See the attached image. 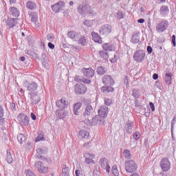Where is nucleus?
<instances>
[{
	"label": "nucleus",
	"mask_w": 176,
	"mask_h": 176,
	"mask_svg": "<svg viewBox=\"0 0 176 176\" xmlns=\"http://www.w3.org/2000/svg\"><path fill=\"white\" fill-rule=\"evenodd\" d=\"M58 5L59 8H60V10H63V9H64V8H65V3L63 1H58Z\"/></svg>",
	"instance_id": "51"
},
{
	"label": "nucleus",
	"mask_w": 176,
	"mask_h": 176,
	"mask_svg": "<svg viewBox=\"0 0 176 176\" xmlns=\"http://www.w3.org/2000/svg\"><path fill=\"white\" fill-rule=\"evenodd\" d=\"M85 122L89 126H97V124L99 126H105V118L98 115L94 118L85 120Z\"/></svg>",
	"instance_id": "2"
},
{
	"label": "nucleus",
	"mask_w": 176,
	"mask_h": 176,
	"mask_svg": "<svg viewBox=\"0 0 176 176\" xmlns=\"http://www.w3.org/2000/svg\"><path fill=\"white\" fill-rule=\"evenodd\" d=\"M172 75L171 73H166L165 75V83H166L168 86L171 85V78Z\"/></svg>",
	"instance_id": "39"
},
{
	"label": "nucleus",
	"mask_w": 176,
	"mask_h": 176,
	"mask_svg": "<svg viewBox=\"0 0 176 176\" xmlns=\"http://www.w3.org/2000/svg\"><path fill=\"white\" fill-rule=\"evenodd\" d=\"M77 12L80 16H93L94 11L90 4H79L77 8Z\"/></svg>",
	"instance_id": "1"
},
{
	"label": "nucleus",
	"mask_w": 176,
	"mask_h": 176,
	"mask_svg": "<svg viewBox=\"0 0 176 176\" xmlns=\"http://www.w3.org/2000/svg\"><path fill=\"white\" fill-rule=\"evenodd\" d=\"M149 105L152 112H155V104H153V102H150Z\"/></svg>",
	"instance_id": "61"
},
{
	"label": "nucleus",
	"mask_w": 176,
	"mask_h": 176,
	"mask_svg": "<svg viewBox=\"0 0 176 176\" xmlns=\"http://www.w3.org/2000/svg\"><path fill=\"white\" fill-rule=\"evenodd\" d=\"M116 17L118 20H120L121 19H123V12H122V11H118L117 12Z\"/></svg>",
	"instance_id": "54"
},
{
	"label": "nucleus",
	"mask_w": 176,
	"mask_h": 176,
	"mask_svg": "<svg viewBox=\"0 0 176 176\" xmlns=\"http://www.w3.org/2000/svg\"><path fill=\"white\" fill-rule=\"evenodd\" d=\"M124 130L126 134H131L133 133V129H134V122L128 120V121L124 125Z\"/></svg>",
	"instance_id": "18"
},
{
	"label": "nucleus",
	"mask_w": 176,
	"mask_h": 176,
	"mask_svg": "<svg viewBox=\"0 0 176 176\" xmlns=\"http://www.w3.org/2000/svg\"><path fill=\"white\" fill-rule=\"evenodd\" d=\"M141 95L140 94V90L138 89H133L132 91V96L133 98H135V100L140 98V96Z\"/></svg>",
	"instance_id": "43"
},
{
	"label": "nucleus",
	"mask_w": 176,
	"mask_h": 176,
	"mask_svg": "<svg viewBox=\"0 0 176 176\" xmlns=\"http://www.w3.org/2000/svg\"><path fill=\"white\" fill-rule=\"evenodd\" d=\"M124 85H126V87L127 86H129V78L127 77V76H125L124 78Z\"/></svg>",
	"instance_id": "60"
},
{
	"label": "nucleus",
	"mask_w": 176,
	"mask_h": 176,
	"mask_svg": "<svg viewBox=\"0 0 176 176\" xmlns=\"http://www.w3.org/2000/svg\"><path fill=\"white\" fill-rule=\"evenodd\" d=\"M17 140H18L19 144H23V142H24V141H25V136H24V135L23 133H19L17 135Z\"/></svg>",
	"instance_id": "45"
},
{
	"label": "nucleus",
	"mask_w": 176,
	"mask_h": 176,
	"mask_svg": "<svg viewBox=\"0 0 176 176\" xmlns=\"http://www.w3.org/2000/svg\"><path fill=\"white\" fill-rule=\"evenodd\" d=\"M119 58V56L114 55V57L111 59H110L111 63H115L116 61H118V59Z\"/></svg>",
	"instance_id": "58"
},
{
	"label": "nucleus",
	"mask_w": 176,
	"mask_h": 176,
	"mask_svg": "<svg viewBox=\"0 0 176 176\" xmlns=\"http://www.w3.org/2000/svg\"><path fill=\"white\" fill-rule=\"evenodd\" d=\"M77 42H78L79 45H80L82 46H87V38H86V36H85V35L80 34L79 36L78 41H77Z\"/></svg>",
	"instance_id": "26"
},
{
	"label": "nucleus",
	"mask_w": 176,
	"mask_h": 176,
	"mask_svg": "<svg viewBox=\"0 0 176 176\" xmlns=\"http://www.w3.org/2000/svg\"><path fill=\"white\" fill-rule=\"evenodd\" d=\"M75 81L76 82H82V83H86L87 85H90L91 83V80L89 79L85 78L83 77L80 76H76L75 78Z\"/></svg>",
	"instance_id": "30"
},
{
	"label": "nucleus",
	"mask_w": 176,
	"mask_h": 176,
	"mask_svg": "<svg viewBox=\"0 0 176 176\" xmlns=\"http://www.w3.org/2000/svg\"><path fill=\"white\" fill-rule=\"evenodd\" d=\"M123 155L125 159H127L128 160H130L132 157L131 152L129 149H124Z\"/></svg>",
	"instance_id": "37"
},
{
	"label": "nucleus",
	"mask_w": 176,
	"mask_h": 176,
	"mask_svg": "<svg viewBox=\"0 0 176 176\" xmlns=\"http://www.w3.org/2000/svg\"><path fill=\"white\" fill-rule=\"evenodd\" d=\"M76 94H85L87 91V88L83 84H77L74 87Z\"/></svg>",
	"instance_id": "14"
},
{
	"label": "nucleus",
	"mask_w": 176,
	"mask_h": 176,
	"mask_svg": "<svg viewBox=\"0 0 176 176\" xmlns=\"http://www.w3.org/2000/svg\"><path fill=\"white\" fill-rule=\"evenodd\" d=\"M56 105L58 109H66V108H68V101L65 98H62L56 102Z\"/></svg>",
	"instance_id": "15"
},
{
	"label": "nucleus",
	"mask_w": 176,
	"mask_h": 176,
	"mask_svg": "<svg viewBox=\"0 0 176 176\" xmlns=\"http://www.w3.org/2000/svg\"><path fill=\"white\" fill-rule=\"evenodd\" d=\"M160 13L162 17H166L168 16V13H170V10L168 9V6H162L160 9Z\"/></svg>",
	"instance_id": "21"
},
{
	"label": "nucleus",
	"mask_w": 176,
	"mask_h": 176,
	"mask_svg": "<svg viewBox=\"0 0 176 176\" xmlns=\"http://www.w3.org/2000/svg\"><path fill=\"white\" fill-rule=\"evenodd\" d=\"M133 138L135 141H138L140 138H141V133L140 132L137 131L133 134Z\"/></svg>",
	"instance_id": "48"
},
{
	"label": "nucleus",
	"mask_w": 176,
	"mask_h": 176,
	"mask_svg": "<svg viewBox=\"0 0 176 176\" xmlns=\"http://www.w3.org/2000/svg\"><path fill=\"white\" fill-rule=\"evenodd\" d=\"M85 162L86 164H94L96 162L94 161V160H91L90 158H85Z\"/></svg>",
	"instance_id": "52"
},
{
	"label": "nucleus",
	"mask_w": 176,
	"mask_h": 176,
	"mask_svg": "<svg viewBox=\"0 0 176 176\" xmlns=\"http://www.w3.org/2000/svg\"><path fill=\"white\" fill-rule=\"evenodd\" d=\"M47 153V148L42 147L36 148V157L40 159V160H43V162H47V158L43 156V155H46Z\"/></svg>",
	"instance_id": "10"
},
{
	"label": "nucleus",
	"mask_w": 176,
	"mask_h": 176,
	"mask_svg": "<svg viewBox=\"0 0 176 176\" xmlns=\"http://www.w3.org/2000/svg\"><path fill=\"white\" fill-rule=\"evenodd\" d=\"M30 16L31 17V21H32V23H36V21H38V14L36 12H32Z\"/></svg>",
	"instance_id": "42"
},
{
	"label": "nucleus",
	"mask_w": 176,
	"mask_h": 176,
	"mask_svg": "<svg viewBox=\"0 0 176 176\" xmlns=\"http://www.w3.org/2000/svg\"><path fill=\"white\" fill-rule=\"evenodd\" d=\"M82 174V168H78V169L75 170V175L76 176H80Z\"/></svg>",
	"instance_id": "57"
},
{
	"label": "nucleus",
	"mask_w": 176,
	"mask_h": 176,
	"mask_svg": "<svg viewBox=\"0 0 176 176\" xmlns=\"http://www.w3.org/2000/svg\"><path fill=\"white\" fill-rule=\"evenodd\" d=\"M18 122L20 126H27L30 124V117H28L25 114H19L18 116Z\"/></svg>",
	"instance_id": "11"
},
{
	"label": "nucleus",
	"mask_w": 176,
	"mask_h": 176,
	"mask_svg": "<svg viewBox=\"0 0 176 176\" xmlns=\"http://www.w3.org/2000/svg\"><path fill=\"white\" fill-rule=\"evenodd\" d=\"M5 116V110L3 109V106L0 104V118H3Z\"/></svg>",
	"instance_id": "50"
},
{
	"label": "nucleus",
	"mask_w": 176,
	"mask_h": 176,
	"mask_svg": "<svg viewBox=\"0 0 176 176\" xmlns=\"http://www.w3.org/2000/svg\"><path fill=\"white\" fill-rule=\"evenodd\" d=\"M168 21L162 19L157 23L155 26V31L158 32V34H162V32H164V31L168 28Z\"/></svg>",
	"instance_id": "5"
},
{
	"label": "nucleus",
	"mask_w": 176,
	"mask_h": 176,
	"mask_svg": "<svg viewBox=\"0 0 176 176\" xmlns=\"http://www.w3.org/2000/svg\"><path fill=\"white\" fill-rule=\"evenodd\" d=\"M69 46L71 49H72V50H75V52H77V50H79V46H75L74 45H70Z\"/></svg>",
	"instance_id": "59"
},
{
	"label": "nucleus",
	"mask_w": 176,
	"mask_h": 176,
	"mask_svg": "<svg viewBox=\"0 0 176 176\" xmlns=\"http://www.w3.org/2000/svg\"><path fill=\"white\" fill-rule=\"evenodd\" d=\"M89 135H90V133H89V131L82 130L79 132V136L84 140H87V138H89Z\"/></svg>",
	"instance_id": "33"
},
{
	"label": "nucleus",
	"mask_w": 176,
	"mask_h": 176,
	"mask_svg": "<svg viewBox=\"0 0 176 176\" xmlns=\"http://www.w3.org/2000/svg\"><path fill=\"white\" fill-rule=\"evenodd\" d=\"M27 54H28L29 56H34V55L35 54V53L34 52V51H32L30 50H28L27 51Z\"/></svg>",
	"instance_id": "63"
},
{
	"label": "nucleus",
	"mask_w": 176,
	"mask_h": 176,
	"mask_svg": "<svg viewBox=\"0 0 176 176\" xmlns=\"http://www.w3.org/2000/svg\"><path fill=\"white\" fill-rule=\"evenodd\" d=\"M25 174L26 176H36L34 172L31 170H27L25 171Z\"/></svg>",
	"instance_id": "49"
},
{
	"label": "nucleus",
	"mask_w": 176,
	"mask_h": 176,
	"mask_svg": "<svg viewBox=\"0 0 176 176\" xmlns=\"http://www.w3.org/2000/svg\"><path fill=\"white\" fill-rule=\"evenodd\" d=\"M101 174V171H100V166L98 165H95L94 167V172L93 175L94 176H100Z\"/></svg>",
	"instance_id": "38"
},
{
	"label": "nucleus",
	"mask_w": 176,
	"mask_h": 176,
	"mask_svg": "<svg viewBox=\"0 0 176 176\" xmlns=\"http://www.w3.org/2000/svg\"><path fill=\"white\" fill-rule=\"evenodd\" d=\"M105 105H107L108 107H110V105H112V99L111 98H107L104 100Z\"/></svg>",
	"instance_id": "53"
},
{
	"label": "nucleus",
	"mask_w": 176,
	"mask_h": 176,
	"mask_svg": "<svg viewBox=\"0 0 176 176\" xmlns=\"http://www.w3.org/2000/svg\"><path fill=\"white\" fill-rule=\"evenodd\" d=\"M43 140H45L43 135H38V137L35 139V142H39V141H43Z\"/></svg>",
	"instance_id": "55"
},
{
	"label": "nucleus",
	"mask_w": 176,
	"mask_h": 176,
	"mask_svg": "<svg viewBox=\"0 0 176 176\" xmlns=\"http://www.w3.org/2000/svg\"><path fill=\"white\" fill-rule=\"evenodd\" d=\"M176 122V117L174 116L172 121H171V133H173V130L174 129V124H175Z\"/></svg>",
	"instance_id": "56"
},
{
	"label": "nucleus",
	"mask_w": 176,
	"mask_h": 176,
	"mask_svg": "<svg viewBox=\"0 0 176 176\" xmlns=\"http://www.w3.org/2000/svg\"><path fill=\"white\" fill-rule=\"evenodd\" d=\"M26 8L30 10H34L36 8V4L32 1H28L26 3Z\"/></svg>",
	"instance_id": "36"
},
{
	"label": "nucleus",
	"mask_w": 176,
	"mask_h": 176,
	"mask_svg": "<svg viewBox=\"0 0 176 176\" xmlns=\"http://www.w3.org/2000/svg\"><path fill=\"white\" fill-rule=\"evenodd\" d=\"M82 108V103L77 102L74 105V115H78L79 109Z\"/></svg>",
	"instance_id": "35"
},
{
	"label": "nucleus",
	"mask_w": 176,
	"mask_h": 176,
	"mask_svg": "<svg viewBox=\"0 0 176 176\" xmlns=\"http://www.w3.org/2000/svg\"><path fill=\"white\" fill-rule=\"evenodd\" d=\"M96 72L98 75H104L107 72V68L102 66L98 67Z\"/></svg>",
	"instance_id": "40"
},
{
	"label": "nucleus",
	"mask_w": 176,
	"mask_h": 176,
	"mask_svg": "<svg viewBox=\"0 0 176 176\" xmlns=\"http://www.w3.org/2000/svg\"><path fill=\"white\" fill-rule=\"evenodd\" d=\"M172 43L174 47H175V46H176L175 35H174V34L172 36Z\"/></svg>",
	"instance_id": "62"
},
{
	"label": "nucleus",
	"mask_w": 176,
	"mask_h": 176,
	"mask_svg": "<svg viewBox=\"0 0 176 176\" xmlns=\"http://www.w3.org/2000/svg\"><path fill=\"white\" fill-rule=\"evenodd\" d=\"M103 50L105 52H114L115 46L111 43H104L102 45Z\"/></svg>",
	"instance_id": "25"
},
{
	"label": "nucleus",
	"mask_w": 176,
	"mask_h": 176,
	"mask_svg": "<svg viewBox=\"0 0 176 176\" xmlns=\"http://www.w3.org/2000/svg\"><path fill=\"white\" fill-rule=\"evenodd\" d=\"M19 19L17 18H8L6 21V24L10 28H13V27H16L17 25V21Z\"/></svg>",
	"instance_id": "22"
},
{
	"label": "nucleus",
	"mask_w": 176,
	"mask_h": 176,
	"mask_svg": "<svg viewBox=\"0 0 176 176\" xmlns=\"http://www.w3.org/2000/svg\"><path fill=\"white\" fill-rule=\"evenodd\" d=\"M42 65H43L44 68H45V69H50V66L49 65V63H47V58L42 60Z\"/></svg>",
	"instance_id": "46"
},
{
	"label": "nucleus",
	"mask_w": 176,
	"mask_h": 176,
	"mask_svg": "<svg viewBox=\"0 0 176 176\" xmlns=\"http://www.w3.org/2000/svg\"><path fill=\"white\" fill-rule=\"evenodd\" d=\"M69 168L67 166L64 165L62 168V176H69Z\"/></svg>",
	"instance_id": "41"
},
{
	"label": "nucleus",
	"mask_w": 176,
	"mask_h": 176,
	"mask_svg": "<svg viewBox=\"0 0 176 176\" xmlns=\"http://www.w3.org/2000/svg\"><path fill=\"white\" fill-rule=\"evenodd\" d=\"M140 32H133L131 39V43L136 44L140 42Z\"/></svg>",
	"instance_id": "23"
},
{
	"label": "nucleus",
	"mask_w": 176,
	"mask_h": 176,
	"mask_svg": "<svg viewBox=\"0 0 176 176\" xmlns=\"http://www.w3.org/2000/svg\"><path fill=\"white\" fill-rule=\"evenodd\" d=\"M10 13L13 17H19L20 16V11L16 7H11L10 8Z\"/></svg>",
	"instance_id": "28"
},
{
	"label": "nucleus",
	"mask_w": 176,
	"mask_h": 176,
	"mask_svg": "<svg viewBox=\"0 0 176 176\" xmlns=\"http://www.w3.org/2000/svg\"><path fill=\"white\" fill-rule=\"evenodd\" d=\"M34 167L40 174H47V173H49V167L45 166V164L41 161L36 162L34 164Z\"/></svg>",
	"instance_id": "9"
},
{
	"label": "nucleus",
	"mask_w": 176,
	"mask_h": 176,
	"mask_svg": "<svg viewBox=\"0 0 176 176\" xmlns=\"http://www.w3.org/2000/svg\"><path fill=\"white\" fill-rule=\"evenodd\" d=\"M56 116L58 119H64L67 116L64 109H58L56 110Z\"/></svg>",
	"instance_id": "31"
},
{
	"label": "nucleus",
	"mask_w": 176,
	"mask_h": 176,
	"mask_svg": "<svg viewBox=\"0 0 176 176\" xmlns=\"http://www.w3.org/2000/svg\"><path fill=\"white\" fill-rule=\"evenodd\" d=\"M99 32L100 35H104L105 36L109 35V34L112 32V25H111L110 24L102 25L100 28Z\"/></svg>",
	"instance_id": "12"
},
{
	"label": "nucleus",
	"mask_w": 176,
	"mask_h": 176,
	"mask_svg": "<svg viewBox=\"0 0 176 176\" xmlns=\"http://www.w3.org/2000/svg\"><path fill=\"white\" fill-rule=\"evenodd\" d=\"M67 36L74 42H78L79 41V36H80V33H78L76 31L71 30L68 32Z\"/></svg>",
	"instance_id": "19"
},
{
	"label": "nucleus",
	"mask_w": 176,
	"mask_h": 176,
	"mask_svg": "<svg viewBox=\"0 0 176 176\" xmlns=\"http://www.w3.org/2000/svg\"><path fill=\"white\" fill-rule=\"evenodd\" d=\"M91 35H92V40L94 42H96V43H102V40L101 39V36H100L98 33L92 32Z\"/></svg>",
	"instance_id": "24"
},
{
	"label": "nucleus",
	"mask_w": 176,
	"mask_h": 176,
	"mask_svg": "<svg viewBox=\"0 0 176 176\" xmlns=\"http://www.w3.org/2000/svg\"><path fill=\"white\" fill-rule=\"evenodd\" d=\"M92 113H93V106H91V104H87L85 107V112L83 113L82 116H84V118H85V120H87V119H90L89 118V117L91 116Z\"/></svg>",
	"instance_id": "20"
},
{
	"label": "nucleus",
	"mask_w": 176,
	"mask_h": 176,
	"mask_svg": "<svg viewBox=\"0 0 176 176\" xmlns=\"http://www.w3.org/2000/svg\"><path fill=\"white\" fill-rule=\"evenodd\" d=\"M7 156H6V161L8 164H12L13 163V155L10 153V150L6 151Z\"/></svg>",
	"instance_id": "32"
},
{
	"label": "nucleus",
	"mask_w": 176,
	"mask_h": 176,
	"mask_svg": "<svg viewBox=\"0 0 176 176\" xmlns=\"http://www.w3.org/2000/svg\"><path fill=\"white\" fill-rule=\"evenodd\" d=\"M84 157L88 158V159H91V160H93L94 159L96 158V155H94V154H91V153H85Z\"/></svg>",
	"instance_id": "47"
},
{
	"label": "nucleus",
	"mask_w": 176,
	"mask_h": 176,
	"mask_svg": "<svg viewBox=\"0 0 176 176\" xmlns=\"http://www.w3.org/2000/svg\"><path fill=\"white\" fill-rule=\"evenodd\" d=\"M133 60L137 63H142L143 60H145V51L142 50H137L133 54Z\"/></svg>",
	"instance_id": "8"
},
{
	"label": "nucleus",
	"mask_w": 176,
	"mask_h": 176,
	"mask_svg": "<svg viewBox=\"0 0 176 176\" xmlns=\"http://www.w3.org/2000/svg\"><path fill=\"white\" fill-rule=\"evenodd\" d=\"M102 84L107 86H113L115 85V80L111 75H104L102 78Z\"/></svg>",
	"instance_id": "13"
},
{
	"label": "nucleus",
	"mask_w": 176,
	"mask_h": 176,
	"mask_svg": "<svg viewBox=\"0 0 176 176\" xmlns=\"http://www.w3.org/2000/svg\"><path fill=\"white\" fill-rule=\"evenodd\" d=\"M25 87H26L27 91H29V93H35L38 91L37 90L39 85L38 83L35 82V81H25Z\"/></svg>",
	"instance_id": "6"
},
{
	"label": "nucleus",
	"mask_w": 176,
	"mask_h": 176,
	"mask_svg": "<svg viewBox=\"0 0 176 176\" xmlns=\"http://www.w3.org/2000/svg\"><path fill=\"white\" fill-rule=\"evenodd\" d=\"M113 171V174L115 176H119V171L118 170V169H112Z\"/></svg>",
	"instance_id": "64"
},
{
	"label": "nucleus",
	"mask_w": 176,
	"mask_h": 176,
	"mask_svg": "<svg viewBox=\"0 0 176 176\" xmlns=\"http://www.w3.org/2000/svg\"><path fill=\"white\" fill-rule=\"evenodd\" d=\"M82 72L83 74V76L87 78L88 79H91L93 76H94V69L91 68H82Z\"/></svg>",
	"instance_id": "16"
},
{
	"label": "nucleus",
	"mask_w": 176,
	"mask_h": 176,
	"mask_svg": "<svg viewBox=\"0 0 176 176\" xmlns=\"http://www.w3.org/2000/svg\"><path fill=\"white\" fill-rule=\"evenodd\" d=\"M113 87L110 86H103L101 87V92L104 94H108V93H112L113 91Z\"/></svg>",
	"instance_id": "29"
},
{
	"label": "nucleus",
	"mask_w": 176,
	"mask_h": 176,
	"mask_svg": "<svg viewBox=\"0 0 176 176\" xmlns=\"http://www.w3.org/2000/svg\"><path fill=\"white\" fill-rule=\"evenodd\" d=\"M109 113V111L108 107L107 106H101L98 110V116H100L101 118H103V119H105V118L108 116Z\"/></svg>",
	"instance_id": "17"
},
{
	"label": "nucleus",
	"mask_w": 176,
	"mask_h": 176,
	"mask_svg": "<svg viewBox=\"0 0 176 176\" xmlns=\"http://www.w3.org/2000/svg\"><path fill=\"white\" fill-rule=\"evenodd\" d=\"M160 166L164 173H167V171H169L171 168V163L170 162V160L165 157L161 160Z\"/></svg>",
	"instance_id": "7"
},
{
	"label": "nucleus",
	"mask_w": 176,
	"mask_h": 176,
	"mask_svg": "<svg viewBox=\"0 0 176 176\" xmlns=\"http://www.w3.org/2000/svg\"><path fill=\"white\" fill-rule=\"evenodd\" d=\"M43 94V90L36 91V92H29L28 96L30 100V102L34 105H38L41 102V94Z\"/></svg>",
	"instance_id": "4"
},
{
	"label": "nucleus",
	"mask_w": 176,
	"mask_h": 176,
	"mask_svg": "<svg viewBox=\"0 0 176 176\" xmlns=\"http://www.w3.org/2000/svg\"><path fill=\"white\" fill-rule=\"evenodd\" d=\"M138 168V164L134 160H127L124 163V170L126 173L129 174H133L135 173Z\"/></svg>",
	"instance_id": "3"
},
{
	"label": "nucleus",
	"mask_w": 176,
	"mask_h": 176,
	"mask_svg": "<svg viewBox=\"0 0 176 176\" xmlns=\"http://www.w3.org/2000/svg\"><path fill=\"white\" fill-rule=\"evenodd\" d=\"M99 164L102 168H105L108 164V159L105 157L101 158L99 161Z\"/></svg>",
	"instance_id": "34"
},
{
	"label": "nucleus",
	"mask_w": 176,
	"mask_h": 176,
	"mask_svg": "<svg viewBox=\"0 0 176 176\" xmlns=\"http://www.w3.org/2000/svg\"><path fill=\"white\" fill-rule=\"evenodd\" d=\"M52 9L54 13H58L61 9L60 8V6H58V3H56L52 6Z\"/></svg>",
	"instance_id": "44"
},
{
	"label": "nucleus",
	"mask_w": 176,
	"mask_h": 176,
	"mask_svg": "<svg viewBox=\"0 0 176 176\" xmlns=\"http://www.w3.org/2000/svg\"><path fill=\"white\" fill-rule=\"evenodd\" d=\"M99 57H100L101 60H104V61H108V58H109V54L107 52V51H99Z\"/></svg>",
	"instance_id": "27"
}]
</instances>
